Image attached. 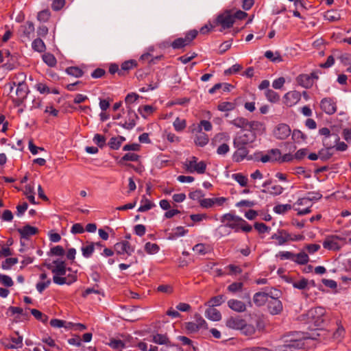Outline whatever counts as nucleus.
Instances as JSON below:
<instances>
[{
    "label": "nucleus",
    "mask_w": 351,
    "mask_h": 351,
    "mask_svg": "<svg viewBox=\"0 0 351 351\" xmlns=\"http://www.w3.org/2000/svg\"><path fill=\"white\" fill-rule=\"evenodd\" d=\"M109 346L113 349L121 350L125 347V343L120 339H112L109 343Z\"/></svg>",
    "instance_id": "nucleus-58"
},
{
    "label": "nucleus",
    "mask_w": 351,
    "mask_h": 351,
    "mask_svg": "<svg viewBox=\"0 0 351 351\" xmlns=\"http://www.w3.org/2000/svg\"><path fill=\"white\" fill-rule=\"evenodd\" d=\"M140 158L136 154L127 153L118 162L119 165H124L125 161H138Z\"/></svg>",
    "instance_id": "nucleus-33"
},
{
    "label": "nucleus",
    "mask_w": 351,
    "mask_h": 351,
    "mask_svg": "<svg viewBox=\"0 0 351 351\" xmlns=\"http://www.w3.org/2000/svg\"><path fill=\"white\" fill-rule=\"evenodd\" d=\"M267 308L270 314L278 315L282 311V304L278 297L270 296V299L267 302Z\"/></svg>",
    "instance_id": "nucleus-7"
},
{
    "label": "nucleus",
    "mask_w": 351,
    "mask_h": 351,
    "mask_svg": "<svg viewBox=\"0 0 351 351\" xmlns=\"http://www.w3.org/2000/svg\"><path fill=\"white\" fill-rule=\"evenodd\" d=\"M66 265H57L55 266L54 268L52 269V273L54 274L53 276H64L66 275Z\"/></svg>",
    "instance_id": "nucleus-49"
},
{
    "label": "nucleus",
    "mask_w": 351,
    "mask_h": 351,
    "mask_svg": "<svg viewBox=\"0 0 351 351\" xmlns=\"http://www.w3.org/2000/svg\"><path fill=\"white\" fill-rule=\"evenodd\" d=\"M265 56L274 62H280L282 61V58L278 51L274 53L271 51H267L265 53Z\"/></svg>",
    "instance_id": "nucleus-35"
},
{
    "label": "nucleus",
    "mask_w": 351,
    "mask_h": 351,
    "mask_svg": "<svg viewBox=\"0 0 351 351\" xmlns=\"http://www.w3.org/2000/svg\"><path fill=\"white\" fill-rule=\"evenodd\" d=\"M35 28L33 22L27 21L25 24L21 25L19 29V34L23 41L29 40L31 36L34 34Z\"/></svg>",
    "instance_id": "nucleus-5"
},
{
    "label": "nucleus",
    "mask_w": 351,
    "mask_h": 351,
    "mask_svg": "<svg viewBox=\"0 0 351 351\" xmlns=\"http://www.w3.org/2000/svg\"><path fill=\"white\" fill-rule=\"evenodd\" d=\"M255 138H256V135L254 133L252 134L251 138L249 137L248 134H245L242 136L235 138L234 139L233 144H234V147L245 145L250 143L253 142L254 140L255 139Z\"/></svg>",
    "instance_id": "nucleus-16"
},
{
    "label": "nucleus",
    "mask_w": 351,
    "mask_h": 351,
    "mask_svg": "<svg viewBox=\"0 0 351 351\" xmlns=\"http://www.w3.org/2000/svg\"><path fill=\"white\" fill-rule=\"evenodd\" d=\"M293 261L299 265H306L309 261V257L306 253L301 252L295 254Z\"/></svg>",
    "instance_id": "nucleus-31"
},
{
    "label": "nucleus",
    "mask_w": 351,
    "mask_h": 351,
    "mask_svg": "<svg viewBox=\"0 0 351 351\" xmlns=\"http://www.w3.org/2000/svg\"><path fill=\"white\" fill-rule=\"evenodd\" d=\"M125 243H124V241L118 242L114 245V251L119 255H122L125 254Z\"/></svg>",
    "instance_id": "nucleus-60"
},
{
    "label": "nucleus",
    "mask_w": 351,
    "mask_h": 351,
    "mask_svg": "<svg viewBox=\"0 0 351 351\" xmlns=\"http://www.w3.org/2000/svg\"><path fill=\"white\" fill-rule=\"evenodd\" d=\"M321 109L326 114L331 115L337 111V104L333 99L330 97H325L321 100Z\"/></svg>",
    "instance_id": "nucleus-6"
},
{
    "label": "nucleus",
    "mask_w": 351,
    "mask_h": 351,
    "mask_svg": "<svg viewBox=\"0 0 351 351\" xmlns=\"http://www.w3.org/2000/svg\"><path fill=\"white\" fill-rule=\"evenodd\" d=\"M32 49L38 52H43L46 49L45 45L40 38H37L32 42Z\"/></svg>",
    "instance_id": "nucleus-30"
},
{
    "label": "nucleus",
    "mask_w": 351,
    "mask_h": 351,
    "mask_svg": "<svg viewBox=\"0 0 351 351\" xmlns=\"http://www.w3.org/2000/svg\"><path fill=\"white\" fill-rule=\"evenodd\" d=\"M324 18L331 22L340 19V14L334 10H328L324 14Z\"/></svg>",
    "instance_id": "nucleus-48"
},
{
    "label": "nucleus",
    "mask_w": 351,
    "mask_h": 351,
    "mask_svg": "<svg viewBox=\"0 0 351 351\" xmlns=\"http://www.w3.org/2000/svg\"><path fill=\"white\" fill-rule=\"evenodd\" d=\"M326 311L323 307L312 308L307 311L305 316L308 324H313L315 327L322 328L324 326Z\"/></svg>",
    "instance_id": "nucleus-1"
},
{
    "label": "nucleus",
    "mask_w": 351,
    "mask_h": 351,
    "mask_svg": "<svg viewBox=\"0 0 351 351\" xmlns=\"http://www.w3.org/2000/svg\"><path fill=\"white\" fill-rule=\"evenodd\" d=\"M17 263V258H7L4 261L2 262L1 267L3 269H10L12 265H14Z\"/></svg>",
    "instance_id": "nucleus-50"
},
{
    "label": "nucleus",
    "mask_w": 351,
    "mask_h": 351,
    "mask_svg": "<svg viewBox=\"0 0 351 351\" xmlns=\"http://www.w3.org/2000/svg\"><path fill=\"white\" fill-rule=\"evenodd\" d=\"M228 306L232 310L239 313L244 312L246 310L245 303L238 300L231 299L228 300Z\"/></svg>",
    "instance_id": "nucleus-17"
},
{
    "label": "nucleus",
    "mask_w": 351,
    "mask_h": 351,
    "mask_svg": "<svg viewBox=\"0 0 351 351\" xmlns=\"http://www.w3.org/2000/svg\"><path fill=\"white\" fill-rule=\"evenodd\" d=\"M267 99L271 103H276L280 100L279 95L271 89H268L265 93Z\"/></svg>",
    "instance_id": "nucleus-42"
},
{
    "label": "nucleus",
    "mask_w": 351,
    "mask_h": 351,
    "mask_svg": "<svg viewBox=\"0 0 351 351\" xmlns=\"http://www.w3.org/2000/svg\"><path fill=\"white\" fill-rule=\"evenodd\" d=\"M153 341L160 345H167L170 342L166 335L156 334L153 337Z\"/></svg>",
    "instance_id": "nucleus-34"
},
{
    "label": "nucleus",
    "mask_w": 351,
    "mask_h": 351,
    "mask_svg": "<svg viewBox=\"0 0 351 351\" xmlns=\"http://www.w3.org/2000/svg\"><path fill=\"white\" fill-rule=\"evenodd\" d=\"M206 316L213 321H219L221 319V313L212 306L206 309Z\"/></svg>",
    "instance_id": "nucleus-21"
},
{
    "label": "nucleus",
    "mask_w": 351,
    "mask_h": 351,
    "mask_svg": "<svg viewBox=\"0 0 351 351\" xmlns=\"http://www.w3.org/2000/svg\"><path fill=\"white\" fill-rule=\"evenodd\" d=\"M186 230L182 226H178L172 230V232L169 234V239H173L176 237H179L184 235Z\"/></svg>",
    "instance_id": "nucleus-43"
},
{
    "label": "nucleus",
    "mask_w": 351,
    "mask_h": 351,
    "mask_svg": "<svg viewBox=\"0 0 351 351\" xmlns=\"http://www.w3.org/2000/svg\"><path fill=\"white\" fill-rule=\"evenodd\" d=\"M270 294H271V292L270 293H265V292H258L256 293L253 298V301L254 304L257 306H263L266 302H268L269 300L268 298H270Z\"/></svg>",
    "instance_id": "nucleus-15"
},
{
    "label": "nucleus",
    "mask_w": 351,
    "mask_h": 351,
    "mask_svg": "<svg viewBox=\"0 0 351 351\" xmlns=\"http://www.w3.org/2000/svg\"><path fill=\"white\" fill-rule=\"evenodd\" d=\"M136 66L137 62L134 60H130L123 62L121 65L119 76H124L125 75V72H128V71L136 67Z\"/></svg>",
    "instance_id": "nucleus-19"
},
{
    "label": "nucleus",
    "mask_w": 351,
    "mask_h": 351,
    "mask_svg": "<svg viewBox=\"0 0 351 351\" xmlns=\"http://www.w3.org/2000/svg\"><path fill=\"white\" fill-rule=\"evenodd\" d=\"M285 343L278 346V351H293L294 350L302 348L304 343L302 340L290 339L285 340Z\"/></svg>",
    "instance_id": "nucleus-4"
},
{
    "label": "nucleus",
    "mask_w": 351,
    "mask_h": 351,
    "mask_svg": "<svg viewBox=\"0 0 351 351\" xmlns=\"http://www.w3.org/2000/svg\"><path fill=\"white\" fill-rule=\"evenodd\" d=\"M300 98L301 93L299 91H289L284 95V104L289 107H291L296 104L300 100Z\"/></svg>",
    "instance_id": "nucleus-9"
},
{
    "label": "nucleus",
    "mask_w": 351,
    "mask_h": 351,
    "mask_svg": "<svg viewBox=\"0 0 351 351\" xmlns=\"http://www.w3.org/2000/svg\"><path fill=\"white\" fill-rule=\"evenodd\" d=\"M291 130L290 127L286 123L278 124L274 133V136L280 140L286 139L291 134Z\"/></svg>",
    "instance_id": "nucleus-8"
},
{
    "label": "nucleus",
    "mask_w": 351,
    "mask_h": 351,
    "mask_svg": "<svg viewBox=\"0 0 351 351\" xmlns=\"http://www.w3.org/2000/svg\"><path fill=\"white\" fill-rule=\"evenodd\" d=\"M243 334L246 336H252L256 332V328L252 324H247L246 321L244 322V325L240 330Z\"/></svg>",
    "instance_id": "nucleus-28"
},
{
    "label": "nucleus",
    "mask_w": 351,
    "mask_h": 351,
    "mask_svg": "<svg viewBox=\"0 0 351 351\" xmlns=\"http://www.w3.org/2000/svg\"><path fill=\"white\" fill-rule=\"evenodd\" d=\"M50 12L47 10H44L38 12L37 19L42 22H46L49 19Z\"/></svg>",
    "instance_id": "nucleus-62"
},
{
    "label": "nucleus",
    "mask_w": 351,
    "mask_h": 351,
    "mask_svg": "<svg viewBox=\"0 0 351 351\" xmlns=\"http://www.w3.org/2000/svg\"><path fill=\"white\" fill-rule=\"evenodd\" d=\"M254 227L260 234L268 232L271 230V228L264 223L256 222Z\"/></svg>",
    "instance_id": "nucleus-54"
},
{
    "label": "nucleus",
    "mask_w": 351,
    "mask_h": 351,
    "mask_svg": "<svg viewBox=\"0 0 351 351\" xmlns=\"http://www.w3.org/2000/svg\"><path fill=\"white\" fill-rule=\"evenodd\" d=\"M319 134L320 135L324 136V138H334L335 143L340 141V137L339 135L335 133H330V130L328 128H322L319 129Z\"/></svg>",
    "instance_id": "nucleus-27"
},
{
    "label": "nucleus",
    "mask_w": 351,
    "mask_h": 351,
    "mask_svg": "<svg viewBox=\"0 0 351 351\" xmlns=\"http://www.w3.org/2000/svg\"><path fill=\"white\" fill-rule=\"evenodd\" d=\"M188 45L184 38H178L171 43V47L174 49H180Z\"/></svg>",
    "instance_id": "nucleus-45"
},
{
    "label": "nucleus",
    "mask_w": 351,
    "mask_h": 351,
    "mask_svg": "<svg viewBox=\"0 0 351 351\" xmlns=\"http://www.w3.org/2000/svg\"><path fill=\"white\" fill-rule=\"evenodd\" d=\"M32 315L38 321L46 324L48 322L49 317L47 315L43 314L41 311L32 308L30 310Z\"/></svg>",
    "instance_id": "nucleus-32"
},
{
    "label": "nucleus",
    "mask_w": 351,
    "mask_h": 351,
    "mask_svg": "<svg viewBox=\"0 0 351 351\" xmlns=\"http://www.w3.org/2000/svg\"><path fill=\"white\" fill-rule=\"evenodd\" d=\"M160 82V75L158 73H156V75H152L151 76V78L149 80V83L147 84V86H149L150 90H154L158 87Z\"/></svg>",
    "instance_id": "nucleus-40"
},
{
    "label": "nucleus",
    "mask_w": 351,
    "mask_h": 351,
    "mask_svg": "<svg viewBox=\"0 0 351 351\" xmlns=\"http://www.w3.org/2000/svg\"><path fill=\"white\" fill-rule=\"evenodd\" d=\"M226 297L224 295H218L217 296L213 297L209 302L211 304L210 306H219L225 302Z\"/></svg>",
    "instance_id": "nucleus-52"
},
{
    "label": "nucleus",
    "mask_w": 351,
    "mask_h": 351,
    "mask_svg": "<svg viewBox=\"0 0 351 351\" xmlns=\"http://www.w3.org/2000/svg\"><path fill=\"white\" fill-rule=\"evenodd\" d=\"M245 320L240 317L239 316L230 317L226 322V326L234 330H241L242 326L244 325Z\"/></svg>",
    "instance_id": "nucleus-12"
},
{
    "label": "nucleus",
    "mask_w": 351,
    "mask_h": 351,
    "mask_svg": "<svg viewBox=\"0 0 351 351\" xmlns=\"http://www.w3.org/2000/svg\"><path fill=\"white\" fill-rule=\"evenodd\" d=\"M237 106L236 103L223 101L218 104L217 109L221 112L231 111L235 109Z\"/></svg>",
    "instance_id": "nucleus-26"
},
{
    "label": "nucleus",
    "mask_w": 351,
    "mask_h": 351,
    "mask_svg": "<svg viewBox=\"0 0 351 351\" xmlns=\"http://www.w3.org/2000/svg\"><path fill=\"white\" fill-rule=\"evenodd\" d=\"M160 247L156 243L147 242L145 245V251L149 254H154L158 252Z\"/></svg>",
    "instance_id": "nucleus-39"
},
{
    "label": "nucleus",
    "mask_w": 351,
    "mask_h": 351,
    "mask_svg": "<svg viewBox=\"0 0 351 351\" xmlns=\"http://www.w3.org/2000/svg\"><path fill=\"white\" fill-rule=\"evenodd\" d=\"M15 334L18 336L17 337H12L10 338L11 341L13 343H5V341H8V339H5L2 341V344L4 345V346L8 349H16L22 348L23 346V337L19 335V332L18 331H15Z\"/></svg>",
    "instance_id": "nucleus-13"
},
{
    "label": "nucleus",
    "mask_w": 351,
    "mask_h": 351,
    "mask_svg": "<svg viewBox=\"0 0 351 351\" xmlns=\"http://www.w3.org/2000/svg\"><path fill=\"white\" fill-rule=\"evenodd\" d=\"M29 93V89L27 84L25 82H19L17 84V88L16 90V94L17 97L25 99Z\"/></svg>",
    "instance_id": "nucleus-22"
},
{
    "label": "nucleus",
    "mask_w": 351,
    "mask_h": 351,
    "mask_svg": "<svg viewBox=\"0 0 351 351\" xmlns=\"http://www.w3.org/2000/svg\"><path fill=\"white\" fill-rule=\"evenodd\" d=\"M127 112L129 117V122L119 123V125L122 128L130 130L134 128L136 125V119H138V117L130 106H127Z\"/></svg>",
    "instance_id": "nucleus-10"
},
{
    "label": "nucleus",
    "mask_w": 351,
    "mask_h": 351,
    "mask_svg": "<svg viewBox=\"0 0 351 351\" xmlns=\"http://www.w3.org/2000/svg\"><path fill=\"white\" fill-rule=\"evenodd\" d=\"M332 155L333 154L332 152H330V151H328L326 149H322L319 151V156L322 161H327L332 156Z\"/></svg>",
    "instance_id": "nucleus-63"
},
{
    "label": "nucleus",
    "mask_w": 351,
    "mask_h": 351,
    "mask_svg": "<svg viewBox=\"0 0 351 351\" xmlns=\"http://www.w3.org/2000/svg\"><path fill=\"white\" fill-rule=\"evenodd\" d=\"M0 282L7 287H10L14 285V282L11 277L1 274H0Z\"/></svg>",
    "instance_id": "nucleus-56"
},
{
    "label": "nucleus",
    "mask_w": 351,
    "mask_h": 351,
    "mask_svg": "<svg viewBox=\"0 0 351 351\" xmlns=\"http://www.w3.org/2000/svg\"><path fill=\"white\" fill-rule=\"evenodd\" d=\"M145 202V204L144 205L141 206L138 208V212H145L155 206V204L154 203H152L150 200L147 199L145 195L143 196V199L141 200V202Z\"/></svg>",
    "instance_id": "nucleus-41"
},
{
    "label": "nucleus",
    "mask_w": 351,
    "mask_h": 351,
    "mask_svg": "<svg viewBox=\"0 0 351 351\" xmlns=\"http://www.w3.org/2000/svg\"><path fill=\"white\" fill-rule=\"evenodd\" d=\"M173 126L176 131H182L186 127V121L184 119L177 118L173 122Z\"/></svg>",
    "instance_id": "nucleus-64"
},
{
    "label": "nucleus",
    "mask_w": 351,
    "mask_h": 351,
    "mask_svg": "<svg viewBox=\"0 0 351 351\" xmlns=\"http://www.w3.org/2000/svg\"><path fill=\"white\" fill-rule=\"evenodd\" d=\"M17 231L20 234L21 239H29L31 236L35 235L39 232L37 228L29 224L24 226L21 228H18Z\"/></svg>",
    "instance_id": "nucleus-11"
},
{
    "label": "nucleus",
    "mask_w": 351,
    "mask_h": 351,
    "mask_svg": "<svg viewBox=\"0 0 351 351\" xmlns=\"http://www.w3.org/2000/svg\"><path fill=\"white\" fill-rule=\"evenodd\" d=\"M232 178L241 186H245L247 184V178L241 173H234Z\"/></svg>",
    "instance_id": "nucleus-53"
},
{
    "label": "nucleus",
    "mask_w": 351,
    "mask_h": 351,
    "mask_svg": "<svg viewBox=\"0 0 351 351\" xmlns=\"http://www.w3.org/2000/svg\"><path fill=\"white\" fill-rule=\"evenodd\" d=\"M296 81L299 85L305 88H309L313 84V82L308 75L302 74L297 77Z\"/></svg>",
    "instance_id": "nucleus-18"
},
{
    "label": "nucleus",
    "mask_w": 351,
    "mask_h": 351,
    "mask_svg": "<svg viewBox=\"0 0 351 351\" xmlns=\"http://www.w3.org/2000/svg\"><path fill=\"white\" fill-rule=\"evenodd\" d=\"M238 149V155L240 157V160H243L247 158V160H252L253 158L252 156H247L248 150L245 147V145L236 147Z\"/></svg>",
    "instance_id": "nucleus-51"
},
{
    "label": "nucleus",
    "mask_w": 351,
    "mask_h": 351,
    "mask_svg": "<svg viewBox=\"0 0 351 351\" xmlns=\"http://www.w3.org/2000/svg\"><path fill=\"white\" fill-rule=\"evenodd\" d=\"M204 196L205 194L199 190V206L203 208H210L215 205L221 206L227 201V198L223 197L202 199Z\"/></svg>",
    "instance_id": "nucleus-3"
},
{
    "label": "nucleus",
    "mask_w": 351,
    "mask_h": 351,
    "mask_svg": "<svg viewBox=\"0 0 351 351\" xmlns=\"http://www.w3.org/2000/svg\"><path fill=\"white\" fill-rule=\"evenodd\" d=\"M308 284V280L305 278H302L300 280L293 282V287L294 288L303 290L306 288Z\"/></svg>",
    "instance_id": "nucleus-59"
},
{
    "label": "nucleus",
    "mask_w": 351,
    "mask_h": 351,
    "mask_svg": "<svg viewBox=\"0 0 351 351\" xmlns=\"http://www.w3.org/2000/svg\"><path fill=\"white\" fill-rule=\"evenodd\" d=\"M43 62L50 67H53L57 64L55 56L51 53H46L42 56Z\"/></svg>",
    "instance_id": "nucleus-29"
},
{
    "label": "nucleus",
    "mask_w": 351,
    "mask_h": 351,
    "mask_svg": "<svg viewBox=\"0 0 351 351\" xmlns=\"http://www.w3.org/2000/svg\"><path fill=\"white\" fill-rule=\"evenodd\" d=\"M230 123L239 128H245L249 124L248 120L243 117H237L231 121Z\"/></svg>",
    "instance_id": "nucleus-36"
},
{
    "label": "nucleus",
    "mask_w": 351,
    "mask_h": 351,
    "mask_svg": "<svg viewBox=\"0 0 351 351\" xmlns=\"http://www.w3.org/2000/svg\"><path fill=\"white\" fill-rule=\"evenodd\" d=\"M243 287V283L241 282H235L232 283L228 287V290L231 293H236L241 291Z\"/></svg>",
    "instance_id": "nucleus-57"
},
{
    "label": "nucleus",
    "mask_w": 351,
    "mask_h": 351,
    "mask_svg": "<svg viewBox=\"0 0 351 351\" xmlns=\"http://www.w3.org/2000/svg\"><path fill=\"white\" fill-rule=\"evenodd\" d=\"M234 23V20L232 17L230 10H225L223 13L219 14L214 21V25H220V32H223L226 29L232 27Z\"/></svg>",
    "instance_id": "nucleus-2"
},
{
    "label": "nucleus",
    "mask_w": 351,
    "mask_h": 351,
    "mask_svg": "<svg viewBox=\"0 0 351 351\" xmlns=\"http://www.w3.org/2000/svg\"><path fill=\"white\" fill-rule=\"evenodd\" d=\"M226 221H234V222H239V221H244V219H243L241 217L239 216H236L232 215V213H227L222 216L221 217V222H225Z\"/></svg>",
    "instance_id": "nucleus-44"
},
{
    "label": "nucleus",
    "mask_w": 351,
    "mask_h": 351,
    "mask_svg": "<svg viewBox=\"0 0 351 351\" xmlns=\"http://www.w3.org/2000/svg\"><path fill=\"white\" fill-rule=\"evenodd\" d=\"M64 253H65V251L62 246L56 245L50 249L49 252H48V255L62 256L64 254Z\"/></svg>",
    "instance_id": "nucleus-46"
},
{
    "label": "nucleus",
    "mask_w": 351,
    "mask_h": 351,
    "mask_svg": "<svg viewBox=\"0 0 351 351\" xmlns=\"http://www.w3.org/2000/svg\"><path fill=\"white\" fill-rule=\"evenodd\" d=\"M91 293L99 294V295H101L102 296H104V293L102 291V289H101L99 288V285L98 284H95L93 287L87 288L82 293V296L83 298H86L89 294H91Z\"/></svg>",
    "instance_id": "nucleus-24"
},
{
    "label": "nucleus",
    "mask_w": 351,
    "mask_h": 351,
    "mask_svg": "<svg viewBox=\"0 0 351 351\" xmlns=\"http://www.w3.org/2000/svg\"><path fill=\"white\" fill-rule=\"evenodd\" d=\"M323 246L326 249L338 250L340 249L339 244L328 236L323 242Z\"/></svg>",
    "instance_id": "nucleus-25"
},
{
    "label": "nucleus",
    "mask_w": 351,
    "mask_h": 351,
    "mask_svg": "<svg viewBox=\"0 0 351 351\" xmlns=\"http://www.w3.org/2000/svg\"><path fill=\"white\" fill-rule=\"evenodd\" d=\"M247 127L250 132L261 131L264 130V124L260 121H248Z\"/></svg>",
    "instance_id": "nucleus-38"
},
{
    "label": "nucleus",
    "mask_w": 351,
    "mask_h": 351,
    "mask_svg": "<svg viewBox=\"0 0 351 351\" xmlns=\"http://www.w3.org/2000/svg\"><path fill=\"white\" fill-rule=\"evenodd\" d=\"M183 165L186 171L188 173L197 171V162L195 156L192 157V160L186 159Z\"/></svg>",
    "instance_id": "nucleus-20"
},
{
    "label": "nucleus",
    "mask_w": 351,
    "mask_h": 351,
    "mask_svg": "<svg viewBox=\"0 0 351 351\" xmlns=\"http://www.w3.org/2000/svg\"><path fill=\"white\" fill-rule=\"evenodd\" d=\"M208 136L201 132V128H199V146L203 147L208 143Z\"/></svg>",
    "instance_id": "nucleus-61"
},
{
    "label": "nucleus",
    "mask_w": 351,
    "mask_h": 351,
    "mask_svg": "<svg viewBox=\"0 0 351 351\" xmlns=\"http://www.w3.org/2000/svg\"><path fill=\"white\" fill-rule=\"evenodd\" d=\"M292 206L291 204H278L274 208V210L277 214H285L287 211L291 210Z\"/></svg>",
    "instance_id": "nucleus-47"
},
{
    "label": "nucleus",
    "mask_w": 351,
    "mask_h": 351,
    "mask_svg": "<svg viewBox=\"0 0 351 351\" xmlns=\"http://www.w3.org/2000/svg\"><path fill=\"white\" fill-rule=\"evenodd\" d=\"M250 323L259 331L263 330L265 326L263 316L255 313L250 314Z\"/></svg>",
    "instance_id": "nucleus-14"
},
{
    "label": "nucleus",
    "mask_w": 351,
    "mask_h": 351,
    "mask_svg": "<svg viewBox=\"0 0 351 351\" xmlns=\"http://www.w3.org/2000/svg\"><path fill=\"white\" fill-rule=\"evenodd\" d=\"M86 245L82 246L81 248L82 255L85 258H90L95 250V243L87 241Z\"/></svg>",
    "instance_id": "nucleus-23"
},
{
    "label": "nucleus",
    "mask_w": 351,
    "mask_h": 351,
    "mask_svg": "<svg viewBox=\"0 0 351 351\" xmlns=\"http://www.w3.org/2000/svg\"><path fill=\"white\" fill-rule=\"evenodd\" d=\"M67 74L75 77H80L84 75V71L77 66H69L66 69Z\"/></svg>",
    "instance_id": "nucleus-37"
},
{
    "label": "nucleus",
    "mask_w": 351,
    "mask_h": 351,
    "mask_svg": "<svg viewBox=\"0 0 351 351\" xmlns=\"http://www.w3.org/2000/svg\"><path fill=\"white\" fill-rule=\"evenodd\" d=\"M106 137L103 135L96 134L93 138V141L97 145L102 148L106 145Z\"/></svg>",
    "instance_id": "nucleus-55"
}]
</instances>
